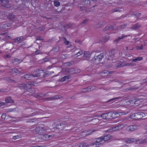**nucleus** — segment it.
I'll use <instances>...</instances> for the list:
<instances>
[{
    "instance_id": "nucleus-1",
    "label": "nucleus",
    "mask_w": 147,
    "mask_h": 147,
    "mask_svg": "<svg viewBox=\"0 0 147 147\" xmlns=\"http://www.w3.org/2000/svg\"><path fill=\"white\" fill-rule=\"evenodd\" d=\"M44 71V70H42L41 69H36L34 70V72L36 73L37 74H34V75L35 76V77H40L41 78L47 76L48 73H45V72Z\"/></svg>"
},
{
    "instance_id": "nucleus-2",
    "label": "nucleus",
    "mask_w": 147,
    "mask_h": 147,
    "mask_svg": "<svg viewBox=\"0 0 147 147\" xmlns=\"http://www.w3.org/2000/svg\"><path fill=\"white\" fill-rule=\"evenodd\" d=\"M145 115L144 113L136 112L133 113L131 115V117L133 119H140L145 116Z\"/></svg>"
},
{
    "instance_id": "nucleus-3",
    "label": "nucleus",
    "mask_w": 147,
    "mask_h": 147,
    "mask_svg": "<svg viewBox=\"0 0 147 147\" xmlns=\"http://www.w3.org/2000/svg\"><path fill=\"white\" fill-rule=\"evenodd\" d=\"M32 86L30 84L22 83L19 84L18 85V87L21 90H26L28 91L30 88H31Z\"/></svg>"
},
{
    "instance_id": "nucleus-4",
    "label": "nucleus",
    "mask_w": 147,
    "mask_h": 147,
    "mask_svg": "<svg viewBox=\"0 0 147 147\" xmlns=\"http://www.w3.org/2000/svg\"><path fill=\"white\" fill-rule=\"evenodd\" d=\"M103 140V139L102 136L99 137L96 139V140L95 142H93L91 143V146H94V147H98L99 144H101V143H98L102 141Z\"/></svg>"
},
{
    "instance_id": "nucleus-5",
    "label": "nucleus",
    "mask_w": 147,
    "mask_h": 147,
    "mask_svg": "<svg viewBox=\"0 0 147 147\" xmlns=\"http://www.w3.org/2000/svg\"><path fill=\"white\" fill-rule=\"evenodd\" d=\"M35 77L34 74H26L21 77V80H31L33 78Z\"/></svg>"
},
{
    "instance_id": "nucleus-6",
    "label": "nucleus",
    "mask_w": 147,
    "mask_h": 147,
    "mask_svg": "<svg viewBox=\"0 0 147 147\" xmlns=\"http://www.w3.org/2000/svg\"><path fill=\"white\" fill-rule=\"evenodd\" d=\"M8 3V0H0V4L6 8H9L10 7Z\"/></svg>"
},
{
    "instance_id": "nucleus-7",
    "label": "nucleus",
    "mask_w": 147,
    "mask_h": 147,
    "mask_svg": "<svg viewBox=\"0 0 147 147\" xmlns=\"http://www.w3.org/2000/svg\"><path fill=\"white\" fill-rule=\"evenodd\" d=\"M124 127V125L122 124H119L113 127L111 129V131H116L122 129Z\"/></svg>"
},
{
    "instance_id": "nucleus-8",
    "label": "nucleus",
    "mask_w": 147,
    "mask_h": 147,
    "mask_svg": "<svg viewBox=\"0 0 147 147\" xmlns=\"http://www.w3.org/2000/svg\"><path fill=\"white\" fill-rule=\"evenodd\" d=\"M116 26V24H114L111 25H107L103 29L102 31L104 32H105L109 29H111V30H113L114 29V27Z\"/></svg>"
},
{
    "instance_id": "nucleus-9",
    "label": "nucleus",
    "mask_w": 147,
    "mask_h": 147,
    "mask_svg": "<svg viewBox=\"0 0 147 147\" xmlns=\"http://www.w3.org/2000/svg\"><path fill=\"white\" fill-rule=\"evenodd\" d=\"M9 72L14 75H16L17 74H20L21 73L20 71L18 70L16 68L11 69L9 71Z\"/></svg>"
},
{
    "instance_id": "nucleus-10",
    "label": "nucleus",
    "mask_w": 147,
    "mask_h": 147,
    "mask_svg": "<svg viewBox=\"0 0 147 147\" xmlns=\"http://www.w3.org/2000/svg\"><path fill=\"white\" fill-rule=\"evenodd\" d=\"M5 101L6 103L7 104V103H13L14 102V101L12 98L10 96H8L6 97L5 99Z\"/></svg>"
},
{
    "instance_id": "nucleus-11",
    "label": "nucleus",
    "mask_w": 147,
    "mask_h": 147,
    "mask_svg": "<svg viewBox=\"0 0 147 147\" xmlns=\"http://www.w3.org/2000/svg\"><path fill=\"white\" fill-rule=\"evenodd\" d=\"M127 129L128 131H132L136 129L137 127L135 125H132L128 126Z\"/></svg>"
},
{
    "instance_id": "nucleus-12",
    "label": "nucleus",
    "mask_w": 147,
    "mask_h": 147,
    "mask_svg": "<svg viewBox=\"0 0 147 147\" xmlns=\"http://www.w3.org/2000/svg\"><path fill=\"white\" fill-rule=\"evenodd\" d=\"M141 26L140 25L139 23H137L133 25L131 29L132 30H137Z\"/></svg>"
},
{
    "instance_id": "nucleus-13",
    "label": "nucleus",
    "mask_w": 147,
    "mask_h": 147,
    "mask_svg": "<svg viewBox=\"0 0 147 147\" xmlns=\"http://www.w3.org/2000/svg\"><path fill=\"white\" fill-rule=\"evenodd\" d=\"M117 53H118L117 51L115 49H112L110 51L109 53V55L111 57H112L114 55Z\"/></svg>"
},
{
    "instance_id": "nucleus-14",
    "label": "nucleus",
    "mask_w": 147,
    "mask_h": 147,
    "mask_svg": "<svg viewBox=\"0 0 147 147\" xmlns=\"http://www.w3.org/2000/svg\"><path fill=\"white\" fill-rule=\"evenodd\" d=\"M42 127L40 126L37 127L35 129L37 134H40L41 135V131H42Z\"/></svg>"
},
{
    "instance_id": "nucleus-15",
    "label": "nucleus",
    "mask_w": 147,
    "mask_h": 147,
    "mask_svg": "<svg viewBox=\"0 0 147 147\" xmlns=\"http://www.w3.org/2000/svg\"><path fill=\"white\" fill-rule=\"evenodd\" d=\"M137 141V139L133 138L126 139L125 140V142L128 143H131L134 142H136Z\"/></svg>"
},
{
    "instance_id": "nucleus-16",
    "label": "nucleus",
    "mask_w": 147,
    "mask_h": 147,
    "mask_svg": "<svg viewBox=\"0 0 147 147\" xmlns=\"http://www.w3.org/2000/svg\"><path fill=\"white\" fill-rule=\"evenodd\" d=\"M127 26V24H124L120 25L117 26L116 28V29L117 30H121V29L125 28Z\"/></svg>"
},
{
    "instance_id": "nucleus-17",
    "label": "nucleus",
    "mask_w": 147,
    "mask_h": 147,
    "mask_svg": "<svg viewBox=\"0 0 147 147\" xmlns=\"http://www.w3.org/2000/svg\"><path fill=\"white\" fill-rule=\"evenodd\" d=\"M97 56H95L92 59V60L96 64H98L100 63V61L99 60V59Z\"/></svg>"
},
{
    "instance_id": "nucleus-18",
    "label": "nucleus",
    "mask_w": 147,
    "mask_h": 147,
    "mask_svg": "<svg viewBox=\"0 0 147 147\" xmlns=\"http://www.w3.org/2000/svg\"><path fill=\"white\" fill-rule=\"evenodd\" d=\"M104 23L105 22L103 21L100 22L96 25V28H100L105 24Z\"/></svg>"
},
{
    "instance_id": "nucleus-19",
    "label": "nucleus",
    "mask_w": 147,
    "mask_h": 147,
    "mask_svg": "<svg viewBox=\"0 0 147 147\" xmlns=\"http://www.w3.org/2000/svg\"><path fill=\"white\" fill-rule=\"evenodd\" d=\"M71 77L70 75H68L64 76L60 79V81L61 82H64L67 79H69Z\"/></svg>"
},
{
    "instance_id": "nucleus-20",
    "label": "nucleus",
    "mask_w": 147,
    "mask_h": 147,
    "mask_svg": "<svg viewBox=\"0 0 147 147\" xmlns=\"http://www.w3.org/2000/svg\"><path fill=\"white\" fill-rule=\"evenodd\" d=\"M7 17L8 19L11 20H13L15 18V15L11 13H9Z\"/></svg>"
},
{
    "instance_id": "nucleus-21",
    "label": "nucleus",
    "mask_w": 147,
    "mask_h": 147,
    "mask_svg": "<svg viewBox=\"0 0 147 147\" xmlns=\"http://www.w3.org/2000/svg\"><path fill=\"white\" fill-rule=\"evenodd\" d=\"M111 136L109 135H105L104 136H102L103 140L105 141L109 140L111 138Z\"/></svg>"
},
{
    "instance_id": "nucleus-22",
    "label": "nucleus",
    "mask_w": 147,
    "mask_h": 147,
    "mask_svg": "<svg viewBox=\"0 0 147 147\" xmlns=\"http://www.w3.org/2000/svg\"><path fill=\"white\" fill-rule=\"evenodd\" d=\"M107 113V119H112L113 118L112 117L113 114L112 112H110Z\"/></svg>"
},
{
    "instance_id": "nucleus-23",
    "label": "nucleus",
    "mask_w": 147,
    "mask_h": 147,
    "mask_svg": "<svg viewBox=\"0 0 147 147\" xmlns=\"http://www.w3.org/2000/svg\"><path fill=\"white\" fill-rule=\"evenodd\" d=\"M35 91L34 88L32 85L31 86V88H30L28 91V92L32 94L35 93Z\"/></svg>"
},
{
    "instance_id": "nucleus-24",
    "label": "nucleus",
    "mask_w": 147,
    "mask_h": 147,
    "mask_svg": "<svg viewBox=\"0 0 147 147\" xmlns=\"http://www.w3.org/2000/svg\"><path fill=\"white\" fill-rule=\"evenodd\" d=\"M128 36H129V35L126 36L124 34H122L121 36L119 37L118 39H115V42H117L120 40L123 39L124 37H127Z\"/></svg>"
},
{
    "instance_id": "nucleus-25",
    "label": "nucleus",
    "mask_w": 147,
    "mask_h": 147,
    "mask_svg": "<svg viewBox=\"0 0 147 147\" xmlns=\"http://www.w3.org/2000/svg\"><path fill=\"white\" fill-rule=\"evenodd\" d=\"M64 122H62L60 123H58L56 125V126L57 127V128H60L61 127H64Z\"/></svg>"
},
{
    "instance_id": "nucleus-26",
    "label": "nucleus",
    "mask_w": 147,
    "mask_h": 147,
    "mask_svg": "<svg viewBox=\"0 0 147 147\" xmlns=\"http://www.w3.org/2000/svg\"><path fill=\"white\" fill-rule=\"evenodd\" d=\"M96 88V87L94 86H88L87 88H84L83 90H93L95 89Z\"/></svg>"
},
{
    "instance_id": "nucleus-27",
    "label": "nucleus",
    "mask_w": 147,
    "mask_h": 147,
    "mask_svg": "<svg viewBox=\"0 0 147 147\" xmlns=\"http://www.w3.org/2000/svg\"><path fill=\"white\" fill-rule=\"evenodd\" d=\"M119 98H120V97H117L109 99L108 101H107L106 102L107 103L110 102V103L109 104H112V103H113V100H115L116 99H119Z\"/></svg>"
},
{
    "instance_id": "nucleus-28",
    "label": "nucleus",
    "mask_w": 147,
    "mask_h": 147,
    "mask_svg": "<svg viewBox=\"0 0 147 147\" xmlns=\"http://www.w3.org/2000/svg\"><path fill=\"white\" fill-rule=\"evenodd\" d=\"M54 5L55 6L58 7L60 5V3L58 0H55L54 1Z\"/></svg>"
},
{
    "instance_id": "nucleus-29",
    "label": "nucleus",
    "mask_w": 147,
    "mask_h": 147,
    "mask_svg": "<svg viewBox=\"0 0 147 147\" xmlns=\"http://www.w3.org/2000/svg\"><path fill=\"white\" fill-rule=\"evenodd\" d=\"M74 69L73 68H69L67 69L65 71L66 72H68L70 74H73V73H72V72L73 71H74Z\"/></svg>"
},
{
    "instance_id": "nucleus-30",
    "label": "nucleus",
    "mask_w": 147,
    "mask_h": 147,
    "mask_svg": "<svg viewBox=\"0 0 147 147\" xmlns=\"http://www.w3.org/2000/svg\"><path fill=\"white\" fill-rule=\"evenodd\" d=\"M105 55V54L103 53H101L100 54L97 56L99 59V60H101L103 57Z\"/></svg>"
},
{
    "instance_id": "nucleus-31",
    "label": "nucleus",
    "mask_w": 147,
    "mask_h": 147,
    "mask_svg": "<svg viewBox=\"0 0 147 147\" xmlns=\"http://www.w3.org/2000/svg\"><path fill=\"white\" fill-rule=\"evenodd\" d=\"M82 144V147H89V146H91V144H88L86 143L85 142H82L81 143Z\"/></svg>"
},
{
    "instance_id": "nucleus-32",
    "label": "nucleus",
    "mask_w": 147,
    "mask_h": 147,
    "mask_svg": "<svg viewBox=\"0 0 147 147\" xmlns=\"http://www.w3.org/2000/svg\"><path fill=\"white\" fill-rule=\"evenodd\" d=\"M62 98V96H61L56 95L52 97L51 98L52 99H57L61 98Z\"/></svg>"
},
{
    "instance_id": "nucleus-33",
    "label": "nucleus",
    "mask_w": 147,
    "mask_h": 147,
    "mask_svg": "<svg viewBox=\"0 0 147 147\" xmlns=\"http://www.w3.org/2000/svg\"><path fill=\"white\" fill-rule=\"evenodd\" d=\"M20 6V4H18L17 3H16L14 5L13 8L15 9H19Z\"/></svg>"
},
{
    "instance_id": "nucleus-34",
    "label": "nucleus",
    "mask_w": 147,
    "mask_h": 147,
    "mask_svg": "<svg viewBox=\"0 0 147 147\" xmlns=\"http://www.w3.org/2000/svg\"><path fill=\"white\" fill-rule=\"evenodd\" d=\"M24 38V37L22 36L18 37L15 39V41L16 42H18L20 41L22 39Z\"/></svg>"
},
{
    "instance_id": "nucleus-35",
    "label": "nucleus",
    "mask_w": 147,
    "mask_h": 147,
    "mask_svg": "<svg viewBox=\"0 0 147 147\" xmlns=\"http://www.w3.org/2000/svg\"><path fill=\"white\" fill-rule=\"evenodd\" d=\"M90 54L88 52H84V56L88 58L90 56Z\"/></svg>"
},
{
    "instance_id": "nucleus-36",
    "label": "nucleus",
    "mask_w": 147,
    "mask_h": 147,
    "mask_svg": "<svg viewBox=\"0 0 147 147\" xmlns=\"http://www.w3.org/2000/svg\"><path fill=\"white\" fill-rule=\"evenodd\" d=\"M121 8H117L113 9L112 11V13H114L116 12H120Z\"/></svg>"
},
{
    "instance_id": "nucleus-37",
    "label": "nucleus",
    "mask_w": 147,
    "mask_h": 147,
    "mask_svg": "<svg viewBox=\"0 0 147 147\" xmlns=\"http://www.w3.org/2000/svg\"><path fill=\"white\" fill-rule=\"evenodd\" d=\"M100 116V117L104 119H107V113L103 114L101 115Z\"/></svg>"
},
{
    "instance_id": "nucleus-38",
    "label": "nucleus",
    "mask_w": 147,
    "mask_h": 147,
    "mask_svg": "<svg viewBox=\"0 0 147 147\" xmlns=\"http://www.w3.org/2000/svg\"><path fill=\"white\" fill-rule=\"evenodd\" d=\"M11 38L10 36H9L8 35H5V37L4 38H2L3 40H6L7 39H10Z\"/></svg>"
},
{
    "instance_id": "nucleus-39",
    "label": "nucleus",
    "mask_w": 147,
    "mask_h": 147,
    "mask_svg": "<svg viewBox=\"0 0 147 147\" xmlns=\"http://www.w3.org/2000/svg\"><path fill=\"white\" fill-rule=\"evenodd\" d=\"M85 4L87 5V6H89L91 3V2L90 0H85L84 1Z\"/></svg>"
},
{
    "instance_id": "nucleus-40",
    "label": "nucleus",
    "mask_w": 147,
    "mask_h": 147,
    "mask_svg": "<svg viewBox=\"0 0 147 147\" xmlns=\"http://www.w3.org/2000/svg\"><path fill=\"white\" fill-rule=\"evenodd\" d=\"M50 137V136L47 134H45L43 135V138L45 139H48Z\"/></svg>"
},
{
    "instance_id": "nucleus-41",
    "label": "nucleus",
    "mask_w": 147,
    "mask_h": 147,
    "mask_svg": "<svg viewBox=\"0 0 147 147\" xmlns=\"http://www.w3.org/2000/svg\"><path fill=\"white\" fill-rule=\"evenodd\" d=\"M78 8L80 11H85L86 9V7L84 6H79Z\"/></svg>"
},
{
    "instance_id": "nucleus-42",
    "label": "nucleus",
    "mask_w": 147,
    "mask_h": 147,
    "mask_svg": "<svg viewBox=\"0 0 147 147\" xmlns=\"http://www.w3.org/2000/svg\"><path fill=\"white\" fill-rule=\"evenodd\" d=\"M88 19L84 20H83L82 22L81 23V24L85 25L88 22Z\"/></svg>"
},
{
    "instance_id": "nucleus-43",
    "label": "nucleus",
    "mask_w": 147,
    "mask_h": 147,
    "mask_svg": "<svg viewBox=\"0 0 147 147\" xmlns=\"http://www.w3.org/2000/svg\"><path fill=\"white\" fill-rule=\"evenodd\" d=\"M6 114L5 113H3L2 114L1 118L2 119L4 120L5 119L6 117Z\"/></svg>"
},
{
    "instance_id": "nucleus-44",
    "label": "nucleus",
    "mask_w": 147,
    "mask_h": 147,
    "mask_svg": "<svg viewBox=\"0 0 147 147\" xmlns=\"http://www.w3.org/2000/svg\"><path fill=\"white\" fill-rule=\"evenodd\" d=\"M64 38L65 40V41H64V44L66 45H68L69 43V41L67 40L64 37Z\"/></svg>"
},
{
    "instance_id": "nucleus-45",
    "label": "nucleus",
    "mask_w": 147,
    "mask_h": 147,
    "mask_svg": "<svg viewBox=\"0 0 147 147\" xmlns=\"http://www.w3.org/2000/svg\"><path fill=\"white\" fill-rule=\"evenodd\" d=\"M125 65L124 64H123L122 63H119L118 64V65H117V66L118 67H121L124 66Z\"/></svg>"
},
{
    "instance_id": "nucleus-46",
    "label": "nucleus",
    "mask_w": 147,
    "mask_h": 147,
    "mask_svg": "<svg viewBox=\"0 0 147 147\" xmlns=\"http://www.w3.org/2000/svg\"><path fill=\"white\" fill-rule=\"evenodd\" d=\"M7 105L6 103L0 101V107L3 105Z\"/></svg>"
},
{
    "instance_id": "nucleus-47",
    "label": "nucleus",
    "mask_w": 147,
    "mask_h": 147,
    "mask_svg": "<svg viewBox=\"0 0 147 147\" xmlns=\"http://www.w3.org/2000/svg\"><path fill=\"white\" fill-rule=\"evenodd\" d=\"M35 53L36 54H42L43 53L41 51L39 50H37L35 51Z\"/></svg>"
},
{
    "instance_id": "nucleus-48",
    "label": "nucleus",
    "mask_w": 147,
    "mask_h": 147,
    "mask_svg": "<svg viewBox=\"0 0 147 147\" xmlns=\"http://www.w3.org/2000/svg\"><path fill=\"white\" fill-rule=\"evenodd\" d=\"M83 53V52L82 51H80L78 52V53H76L75 55H77L78 56H79L80 55H81Z\"/></svg>"
},
{
    "instance_id": "nucleus-49",
    "label": "nucleus",
    "mask_w": 147,
    "mask_h": 147,
    "mask_svg": "<svg viewBox=\"0 0 147 147\" xmlns=\"http://www.w3.org/2000/svg\"><path fill=\"white\" fill-rule=\"evenodd\" d=\"M143 45H142L140 47H137V50H142L143 49Z\"/></svg>"
},
{
    "instance_id": "nucleus-50",
    "label": "nucleus",
    "mask_w": 147,
    "mask_h": 147,
    "mask_svg": "<svg viewBox=\"0 0 147 147\" xmlns=\"http://www.w3.org/2000/svg\"><path fill=\"white\" fill-rule=\"evenodd\" d=\"M11 57V55L9 54H7L4 56V57L5 59L9 58Z\"/></svg>"
},
{
    "instance_id": "nucleus-51",
    "label": "nucleus",
    "mask_w": 147,
    "mask_h": 147,
    "mask_svg": "<svg viewBox=\"0 0 147 147\" xmlns=\"http://www.w3.org/2000/svg\"><path fill=\"white\" fill-rule=\"evenodd\" d=\"M36 39L37 40H42V37L40 36H38L37 37Z\"/></svg>"
},
{
    "instance_id": "nucleus-52",
    "label": "nucleus",
    "mask_w": 147,
    "mask_h": 147,
    "mask_svg": "<svg viewBox=\"0 0 147 147\" xmlns=\"http://www.w3.org/2000/svg\"><path fill=\"white\" fill-rule=\"evenodd\" d=\"M126 66H131V65H134V63H127L125 65Z\"/></svg>"
},
{
    "instance_id": "nucleus-53",
    "label": "nucleus",
    "mask_w": 147,
    "mask_h": 147,
    "mask_svg": "<svg viewBox=\"0 0 147 147\" xmlns=\"http://www.w3.org/2000/svg\"><path fill=\"white\" fill-rule=\"evenodd\" d=\"M19 138V136L18 135L15 136L13 137V138L14 140H16L18 138Z\"/></svg>"
},
{
    "instance_id": "nucleus-54",
    "label": "nucleus",
    "mask_w": 147,
    "mask_h": 147,
    "mask_svg": "<svg viewBox=\"0 0 147 147\" xmlns=\"http://www.w3.org/2000/svg\"><path fill=\"white\" fill-rule=\"evenodd\" d=\"M136 59L137 61H140L143 59V58L142 57H137Z\"/></svg>"
},
{
    "instance_id": "nucleus-55",
    "label": "nucleus",
    "mask_w": 147,
    "mask_h": 147,
    "mask_svg": "<svg viewBox=\"0 0 147 147\" xmlns=\"http://www.w3.org/2000/svg\"><path fill=\"white\" fill-rule=\"evenodd\" d=\"M16 110V108H14V109H9V112H12V111H14Z\"/></svg>"
},
{
    "instance_id": "nucleus-56",
    "label": "nucleus",
    "mask_w": 147,
    "mask_h": 147,
    "mask_svg": "<svg viewBox=\"0 0 147 147\" xmlns=\"http://www.w3.org/2000/svg\"><path fill=\"white\" fill-rule=\"evenodd\" d=\"M59 47H56V48H54L53 49V50L54 51H55V49H57L56 50V51H55V52H56L57 51H58V50H59Z\"/></svg>"
},
{
    "instance_id": "nucleus-57",
    "label": "nucleus",
    "mask_w": 147,
    "mask_h": 147,
    "mask_svg": "<svg viewBox=\"0 0 147 147\" xmlns=\"http://www.w3.org/2000/svg\"><path fill=\"white\" fill-rule=\"evenodd\" d=\"M44 28V27H41L39 28L38 29L40 31H42L43 30Z\"/></svg>"
},
{
    "instance_id": "nucleus-58",
    "label": "nucleus",
    "mask_w": 147,
    "mask_h": 147,
    "mask_svg": "<svg viewBox=\"0 0 147 147\" xmlns=\"http://www.w3.org/2000/svg\"><path fill=\"white\" fill-rule=\"evenodd\" d=\"M49 60V58H45L43 59L44 61V62H47Z\"/></svg>"
},
{
    "instance_id": "nucleus-59",
    "label": "nucleus",
    "mask_w": 147,
    "mask_h": 147,
    "mask_svg": "<svg viewBox=\"0 0 147 147\" xmlns=\"http://www.w3.org/2000/svg\"><path fill=\"white\" fill-rule=\"evenodd\" d=\"M129 113V112L128 111L125 112H122V113H123V114L126 115V114Z\"/></svg>"
},
{
    "instance_id": "nucleus-60",
    "label": "nucleus",
    "mask_w": 147,
    "mask_h": 147,
    "mask_svg": "<svg viewBox=\"0 0 147 147\" xmlns=\"http://www.w3.org/2000/svg\"><path fill=\"white\" fill-rule=\"evenodd\" d=\"M75 42H76L78 43V42H80V40L76 39V40H75Z\"/></svg>"
},
{
    "instance_id": "nucleus-61",
    "label": "nucleus",
    "mask_w": 147,
    "mask_h": 147,
    "mask_svg": "<svg viewBox=\"0 0 147 147\" xmlns=\"http://www.w3.org/2000/svg\"><path fill=\"white\" fill-rule=\"evenodd\" d=\"M45 94H39L38 96H40V97H44L45 96Z\"/></svg>"
},
{
    "instance_id": "nucleus-62",
    "label": "nucleus",
    "mask_w": 147,
    "mask_h": 147,
    "mask_svg": "<svg viewBox=\"0 0 147 147\" xmlns=\"http://www.w3.org/2000/svg\"><path fill=\"white\" fill-rule=\"evenodd\" d=\"M15 61L16 62H19L20 61V60H19L17 58H15L14 59Z\"/></svg>"
},
{
    "instance_id": "nucleus-63",
    "label": "nucleus",
    "mask_w": 147,
    "mask_h": 147,
    "mask_svg": "<svg viewBox=\"0 0 147 147\" xmlns=\"http://www.w3.org/2000/svg\"><path fill=\"white\" fill-rule=\"evenodd\" d=\"M126 16H127L126 15H125L121 16L120 17V18H123L126 17Z\"/></svg>"
},
{
    "instance_id": "nucleus-64",
    "label": "nucleus",
    "mask_w": 147,
    "mask_h": 147,
    "mask_svg": "<svg viewBox=\"0 0 147 147\" xmlns=\"http://www.w3.org/2000/svg\"><path fill=\"white\" fill-rule=\"evenodd\" d=\"M137 61H138L137 60V59L136 58H135V59H134L132 60V62H136Z\"/></svg>"
}]
</instances>
